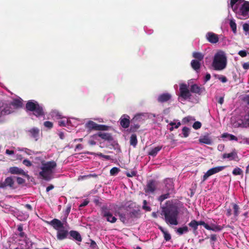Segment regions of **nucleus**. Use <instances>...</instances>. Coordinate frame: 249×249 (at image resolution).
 <instances>
[{
    "label": "nucleus",
    "mask_w": 249,
    "mask_h": 249,
    "mask_svg": "<svg viewBox=\"0 0 249 249\" xmlns=\"http://www.w3.org/2000/svg\"><path fill=\"white\" fill-rule=\"evenodd\" d=\"M161 215L164 216V219L166 223L172 225H178V216L179 212L178 208L173 205L162 207Z\"/></svg>",
    "instance_id": "1"
},
{
    "label": "nucleus",
    "mask_w": 249,
    "mask_h": 249,
    "mask_svg": "<svg viewBox=\"0 0 249 249\" xmlns=\"http://www.w3.org/2000/svg\"><path fill=\"white\" fill-rule=\"evenodd\" d=\"M212 65L213 69L216 71H221L226 68L227 57L223 51L219 50L215 53Z\"/></svg>",
    "instance_id": "2"
},
{
    "label": "nucleus",
    "mask_w": 249,
    "mask_h": 249,
    "mask_svg": "<svg viewBox=\"0 0 249 249\" xmlns=\"http://www.w3.org/2000/svg\"><path fill=\"white\" fill-rule=\"evenodd\" d=\"M56 167V163L54 160L47 161L42 164L41 167V171L39 175L43 179L46 180H50L52 178V175L53 174V170Z\"/></svg>",
    "instance_id": "3"
},
{
    "label": "nucleus",
    "mask_w": 249,
    "mask_h": 249,
    "mask_svg": "<svg viewBox=\"0 0 249 249\" xmlns=\"http://www.w3.org/2000/svg\"><path fill=\"white\" fill-rule=\"evenodd\" d=\"M25 108L26 111L34 112V115L37 117L44 115L43 107L35 100H28L26 103Z\"/></svg>",
    "instance_id": "4"
},
{
    "label": "nucleus",
    "mask_w": 249,
    "mask_h": 249,
    "mask_svg": "<svg viewBox=\"0 0 249 249\" xmlns=\"http://www.w3.org/2000/svg\"><path fill=\"white\" fill-rule=\"evenodd\" d=\"M237 18L240 19H246L249 18V1H244L241 6L232 10Z\"/></svg>",
    "instance_id": "5"
},
{
    "label": "nucleus",
    "mask_w": 249,
    "mask_h": 249,
    "mask_svg": "<svg viewBox=\"0 0 249 249\" xmlns=\"http://www.w3.org/2000/svg\"><path fill=\"white\" fill-rule=\"evenodd\" d=\"M117 214L119 217L120 220L124 224H126L130 219L138 217V212L136 210L130 212L126 211L125 213L118 212H117Z\"/></svg>",
    "instance_id": "6"
},
{
    "label": "nucleus",
    "mask_w": 249,
    "mask_h": 249,
    "mask_svg": "<svg viewBox=\"0 0 249 249\" xmlns=\"http://www.w3.org/2000/svg\"><path fill=\"white\" fill-rule=\"evenodd\" d=\"M85 126L89 131L92 130L107 131L110 127V126L107 125L98 124L91 120L89 121L86 124Z\"/></svg>",
    "instance_id": "7"
},
{
    "label": "nucleus",
    "mask_w": 249,
    "mask_h": 249,
    "mask_svg": "<svg viewBox=\"0 0 249 249\" xmlns=\"http://www.w3.org/2000/svg\"><path fill=\"white\" fill-rule=\"evenodd\" d=\"M240 208L237 204L231 203L229 208L226 209V215L229 217L232 213L235 217H237L240 213Z\"/></svg>",
    "instance_id": "8"
},
{
    "label": "nucleus",
    "mask_w": 249,
    "mask_h": 249,
    "mask_svg": "<svg viewBox=\"0 0 249 249\" xmlns=\"http://www.w3.org/2000/svg\"><path fill=\"white\" fill-rule=\"evenodd\" d=\"M158 182L154 179L149 180L144 188L146 194H154L157 190Z\"/></svg>",
    "instance_id": "9"
},
{
    "label": "nucleus",
    "mask_w": 249,
    "mask_h": 249,
    "mask_svg": "<svg viewBox=\"0 0 249 249\" xmlns=\"http://www.w3.org/2000/svg\"><path fill=\"white\" fill-rule=\"evenodd\" d=\"M180 96L184 100L190 99L191 94L186 84L182 83L179 87Z\"/></svg>",
    "instance_id": "10"
},
{
    "label": "nucleus",
    "mask_w": 249,
    "mask_h": 249,
    "mask_svg": "<svg viewBox=\"0 0 249 249\" xmlns=\"http://www.w3.org/2000/svg\"><path fill=\"white\" fill-rule=\"evenodd\" d=\"M15 181L12 177H8L3 181L0 182V188L5 189L9 187L11 189H14Z\"/></svg>",
    "instance_id": "11"
},
{
    "label": "nucleus",
    "mask_w": 249,
    "mask_h": 249,
    "mask_svg": "<svg viewBox=\"0 0 249 249\" xmlns=\"http://www.w3.org/2000/svg\"><path fill=\"white\" fill-rule=\"evenodd\" d=\"M225 168V166H217L212 168L209 170L203 175L202 182H204L210 176L214 175V174H217Z\"/></svg>",
    "instance_id": "12"
},
{
    "label": "nucleus",
    "mask_w": 249,
    "mask_h": 249,
    "mask_svg": "<svg viewBox=\"0 0 249 249\" xmlns=\"http://www.w3.org/2000/svg\"><path fill=\"white\" fill-rule=\"evenodd\" d=\"M14 112V109L9 104H3L1 106H0V118L7 115H9Z\"/></svg>",
    "instance_id": "13"
},
{
    "label": "nucleus",
    "mask_w": 249,
    "mask_h": 249,
    "mask_svg": "<svg viewBox=\"0 0 249 249\" xmlns=\"http://www.w3.org/2000/svg\"><path fill=\"white\" fill-rule=\"evenodd\" d=\"M101 213H102L103 217L106 218L107 221L111 223H114L116 222L117 218L115 216H113L112 213L108 209H103Z\"/></svg>",
    "instance_id": "14"
},
{
    "label": "nucleus",
    "mask_w": 249,
    "mask_h": 249,
    "mask_svg": "<svg viewBox=\"0 0 249 249\" xmlns=\"http://www.w3.org/2000/svg\"><path fill=\"white\" fill-rule=\"evenodd\" d=\"M207 41L212 44H216L218 42L219 38L218 35L213 32H208L206 35Z\"/></svg>",
    "instance_id": "15"
},
{
    "label": "nucleus",
    "mask_w": 249,
    "mask_h": 249,
    "mask_svg": "<svg viewBox=\"0 0 249 249\" xmlns=\"http://www.w3.org/2000/svg\"><path fill=\"white\" fill-rule=\"evenodd\" d=\"M119 123L124 128H128L130 124L129 116L126 114L122 116L119 119Z\"/></svg>",
    "instance_id": "16"
},
{
    "label": "nucleus",
    "mask_w": 249,
    "mask_h": 249,
    "mask_svg": "<svg viewBox=\"0 0 249 249\" xmlns=\"http://www.w3.org/2000/svg\"><path fill=\"white\" fill-rule=\"evenodd\" d=\"M46 223L51 225L53 227V229L56 230H58L59 229H61V228H64L63 224L60 220L56 218H54L51 221H46Z\"/></svg>",
    "instance_id": "17"
},
{
    "label": "nucleus",
    "mask_w": 249,
    "mask_h": 249,
    "mask_svg": "<svg viewBox=\"0 0 249 249\" xmlns=\"http://www.w3.org/2000/svg\"><path fill=\"white\" fill-rule=\"evenodd\" d=\"M172 98L171 94L168 92L163 93L158 96L157 101L159 103H163L167 102Z\"/></svg>",
    "instance_id": "18"
},
{
    "label": "nucleus",
    "mask_w": 249,
    "mask_h": 249,
    "mask_svg": "<svg viewBox=\"0 0 249 249\" xmlns=\"http://www.w3.org/2000/svg\"><path fill=\"white\" fill-rule=\"evenodd\" d=\"M8 172L12 175H21L24 176H28V174L24 171L16 166L11 167L9 168Z\"/></svg>",
    "instance_id": "19"
},
{
    "label": "nucleus",
    "mask_w": 249,
    "mask_h": 249,
    "mask_svg": "<svg viewBox=\"0 0 249 249\" xmlns=\"http://www.w3.org/2000/svg\"><path fill=\"white\" fill-rule=\"evenodd\" d=\"M190 89V91L192 93L197 94L198 95H201L205 90V88L204 87L199 86L196 84H194L191 85Z\"/></svg>",
    "instance_id": "20"
},
{
    "label": "nucleus",
    "mask_w": 249,
    "mask_h": 249,
    "mask_svg": "<svg viewBox=\"0 0 249 249\" xmlns=\"http://www.w3.org/2000/svg\"><path fill=\"white\" fill-rule=\"evenodd\" d=\"M97 136L102 139L103 140L107 141L108 142H111L113 140L111 134L106 132H99L96 134Z\"/></svg>",
    "instance_id": "21"
},
{
    "label": "nucleus",
    "mask_w": 249,
    "mask_h": 249,
    "mask_svg": "<svg viewBox=\"0 0 249 249\" xmlns=\"http://www.w3.org/2000/svg\"><path fill=\"white\" fill-rule=\"evenodd\" d=\"M223 159L228 158L230 160H233L235 161H239V158L235 151H232V152L227 154L225 153L222 155Z\"/></svg>",
    "instance_id": "22"
},
{
    "label": "nucleus",
    "mask_w": 249,
    "mask_h": 249,
    "mask_svg": "<svg viewBox=\"0 0 249 249\" xmlns=\"http://www.w3.org/2000/svg\"><path fill=\"white\" fill-rule=\"evenodd\" d=\"M68 235V231L67 230L60 229L57 230V238L59 240H62L66 239Z\"/></svg>",
    "instance_id": "23"
},
{
    "label": "nucleus",
    "mask_w": 249,
    "mask_h": 249,
    "mask_svg": "<svg viewBox=\"0 0 249 249\" xmlns=\"http://www.w3.org/2000/svg\"><path fill=\"white\" fill-rule=\"evenodd\" d=\"M166 191L167 192L173 193L174 191V184L173 180L170 178H166L165 181Z\"/></svg>",
    "instance_id": "24"
},
{
    "label": "nucleus",
    "mask_w": 249,
    "mask_h": 249,
    "mask_svg": "<svg viewBox=\"0 0 249 249\" xmlns=\"http://www.w3.org/2000/svg\"><path fill=\"white\" fill-rule=\"evenodd\" d=\"M147 117L146 113H139L136 114L131 120V123H138L143 121Z\"/></svg>",
    "instance_id": "25"
},
{
    "label": "nucleus",
    "mask_w": 249,
    "mask_h": 249,
    "mask_svg": "<svg viewBox=\"0 0 249 249\" xmlns=\"http://www.w3.org/2000/svg\"><path fill=\"white\" fill-rule=\"evenodd\" d=\"M188 226L190 228H191L192 230V231L194 234H197L198 232L197 231V230L198 229V222L196 220H192L191 222L188 224Z\"/></svg>",
    "instance_id": "26"
},
{
    "label": "nucleus",
    "mask_w": 249,
    "mask_h": 249,
    "mask_svg": "<svg viewBox=\"0 0 249 249\" xmlns=\"http://www.w3.org/2000/svg\"><path fill=\"white\" fill-rule=\"evenodd\" d=\"M9 105L14 106L15 108H18L21 107L23 105L22 100L21 99H15Z\"/></svg>",
    "instance_id": "27"
},
{
    "label": "nucleus",
    "mask_w": 249,
    "mask_h": 249,
    "mask_svg": "<svg viewBox=\"0 0 249 249\" xmlns=\"http://www.w3.org/2000/svg\"><path fill=\"white\" fill-rule=\"evenodd\" d=\"M223 229L222 226L211 223L209 225L208 224V228L207 230H211L213 231H220Z\"/></svg>",
    "instance_id": "28"
},
{
    "label": "nucleus",
    "mask_w": 249,
    "mask_h": 249,
    "mask_svg": "<svg viewBox=\"0 0 249 249\" xmlns=\"http://www.w3.org/2000/svg\"><path fill=\"white\" fill-rule=\"evenodd\" d=\"M28 132L30 133L32 138H34L36 141L37 140L39 133V130L37 128H33L30 129Z\"/></svg>",
    "instance_id": "29"
},
{
    "label": "nucleus",
    "mask_w": 249,
    "mask_h": 249,
    "mask_svg": "<svg viewBox=\"0 0 249 249\" xmlns=\"http://www.w3.org/2000/svg\"><path fill=\"white\" fill-rule=\"evenodd\" d=\"M70 235L75 240L81 242L82 238L80 233L76 231L71 230L70 232Z\"/></svg>",
    "instance_id": "30"
},
{
    "label": "nucleus",
    "mask_w": 249,
    "mask_h": 249,
    "mask_svg": "<svg viewBox=\"0 0 249 249\" xmlns=\"http://www.w3.org/2000/svg\"><path fill=\"white\" fill-rule=\"evenodd\" d=\"M199 141L200 143H204L206 144H211L212 143V141L208 135L202 136L199 139Z\"/></svg>",
    "instance_id": "31"
},
{
    "label": "nucleus",
    "mask_w": 249,
    "mask_h": 249,
    "mask_svg": "<svg viewBox=\"0 0 249 249\" xmlns=\"http://www.w3.org/2000/svg\"><path fill=\"white\" fill-rule=\"evenodd\" d=\"M200 61L196 60H193L191 62V65L192 68L196 71H198L201 66Z\"/></svg>",
    "instance_id": "32"
},
{
    "label": "nucleus",
    "mask_w": 249,
    "mask_h": 249,
    "mask_svg": "<svg viewBox=\"0 0 249 249\" xmlns=\"http://www.w3.org/2000/svg\"><path fill=\"white\" fill-rule=\"evenodd\" d=\"M162 148V146H158L154 147L148 152V155L153 157L156 156L158 153L161 150Z\"/></svg>",
    "instance_id": "33"
},
{
    "label": "nucleus",
    "mask_w": 249,
    "mask_h": 249,
    "mask_svg": "<svg viewBox=\"0 0 249 249\" xmlns=\"http://www.w3.org/2000/svg\"><path fill=\"white\" fill-rule=\"evenodd\" d=\"M229 25L232 32H233L234 34H236L237 33V24L235 20L233 19H230Z\"/></svg>",
    "instance_id": "34"
},
{
    "label": "nucleus",
    "mask_w": 249,
    "mask_h": 249,
    "mask_svg": "<svg viewBox=\"0 0 249 249\" xmlns=\"http://www.w3.org/2000/svg\"><path fill=\"white\" fill-rule=\"evenodd\" d=\"M171 193H172L169 192H166L165 194H162L158 197V201L160 203H162L165 199L170 197V195Z\"/></svg>",
    "instance_id": "35"
},
{
    "label": "nucleus",
    "mask_w": 249,
    "mask_h": 249,
    "mask_svg": "<svg viewBox=\"0 0 249 249\" xmlns=\"http://www.w3.org/2000/svg\"><path fill=\"white\" fill-rule=\"evenodd\" d=\"M140 125L137 123H131L130 125V127L129 129V132L134 133L137 131V130L139 128Z\"/></svg>",
    "instance_id": "36"
},
{
    "label": "nucleus",
    "mask_w": 249,
    "mask_h": 249,
    "mask_svg": "<svg viewBox=\"0 0 249 249\" xmlns=\"http://www.w3.org/2000/svg\"><path fill=\"white\" fill-rule=\"evenodd\" d=\"M193 57L196 59V60L201 61L204 58V55L200 52H194L193 53Z\"/></svg>",
    "instance_id": "37"
},
{
    "label": "nucleus",
    "mask_w": 249,
    "mask_h": 249,
    "mask_svg": "<svg viewBox=\"0 0 249 249\" xmlns=\"http://www.w3.org/2000/svg\"><path fill=\"white\" fill-rule=\"evenodd\" d=\"M244 1V0H230V3L228 7H231L232 10H234V8H236L238 7L237 5H235L237 2Z\"/></svg>",
    "instance_id": "38"
},
{
    "label": "nucleus",
    "mask_w": 249,
    "mask_h": 249,
    "mask_svg": "<svg viewBox=\"0 0 249 249\" xmlns=\"http://www.w3.org/2000/svg\"><path fill=\"white\" fill-rule=\"evenodd\" d=\"M137 143V139L136 134H132L130 138V145L135 147Z\"/></svg>",
    "instance_id": "39"
},
{
    "label": "nucleus",
    "mask_w": 249,
    "mask_h": 249,
    "mask_svg": "<svg viewBox=\"0 0 249 249\" xmlns=\"http://www.w3.org/2000/svg\"><path fill=\"white\" fill-rule=\"evenodd\" d=\"M188 231V228L187 226H184L182 228H178L177 229V232L179 235L183 234L184 232Z\"/></svg>",
    "instance_id": "40"
},
{
    "label": "nucleus",
    "mask_w": 249,
    "mask_h": 249,
    "mask_svg": "<svg viewBox=\"0 0 249 249\" xmlns=\"http://www.w3.org/2000/svg\"><path fill=\"white\" fill-rule=\"evenodd\" d=\"M190 130V129L186 126L182 128V134L184 138H187V137L189 136Z\"/></svg>",
    "instance_id": "41"
},
{
    "label": "nucleus",
    "mask_w": 249,
    "mask_h": 249,
    "mask_svg": "<svg viewBox=\"0 0 249 249\" xmlns=\"http://www.w3.org/2000/svg\"><path fill=\"white\" fill-rule=\"evenodd\" d=\"M222 137L223 138H227V137H230V140H237V138L236 136L231 135V134H229L228 133L223 134L222 135Z\"/></svg>",
    "instance_id": "42"
},
{
    "label": "nucleus",
    "mask_w": 249,
    "mask_h": 249,
    "mask_svg": "<svg viewBox=\"0 0 249 249\" xmlns=\"http://www.w3.org/2000/svg\"><path fill=\"white\" fill-rule=\"evenodd\" d=\"M120 172V169L117 167H113L110 171V174L115 176Z\"/></svg>",
    "instance_id": "43"
},
{
    "label": "nucleus",
    "mask_w": 249,
    "mask_h": 249,
    "mask_svg": "<svg viewBox=\"0 0 249 249\" xmlns=\"http://www.w3.org/2000/svg\"><path fill=\"white\" fill-rule=\"evenodd\" d=\"M201 126L202 124L201 122L199 121L195 122L193 124V127L195 129H198L201 128Z\"/></svg>",
    "instance_id": "44"
},
{
    "label": "nucleus",
    "mask_w": 249,
    "mask_h": 249,
    "mask_svg": "<svg viewBox=\"0 0 249 249\" xmlns=\"http://www.w3.org/2000/svg\"><path fill=\"white\" fill-rule=\"evenodd\" d=\"M163 234L164 236V238L166 241H169L171 240V235L167 231L164 232Z\"/></svg>",
    "instance_id": "45"
},
{
    "label": "nucleus",
    "mask_w": 249,
    "mask_h": 249,
    "mask_svg": "<svg viewBox=\"0 0 249 249\" xmlns=\"http://www.w3.org/2000/svg\"><path fill=\"white\" fill-rule=\"evenodd\" d=\"M147 202L146 200H144L143 201V206H142V209H144L145 211H151V209L150 207L147 206Z\"/></svg>",
    "instance_id": "46"
},
{
    "label": "nucleus",
    "mask_w": 249,
    "mask_h": 249,
    "mask_svg": "<svg viewBox=\"0 0 249 249\" xmlns=\"http://www.w3.org/2000/svg\"><path fill=\"white\" fill-rule=\"evenodd\" d=\"M44 125L49 128H52L53 127V123L49 121H45L44 122Z\"/></svg>",
    "instance_id": "47"
},
{
    "label": "nucleus",
    "mask_w": 249,
    "mask_h": 249,
    "mask_svg": "<svg viewBox=\"0 0 249 249\" xmlns=\"http://www.w3.org/2000/svg\"><path fill=\"white\" fill-rule=\"evenodd\" d=\"M242 173V171L241 170V169L238 167L235 168L232 172V173L235 175H241Z\"/></svg>",
    "instance_id": "48"
},
{
    "label": "nucleus",
    "mask_w": 249,
    "mask_h": 249,
    "mask_svg": "<svg viewBox=\"0 0 249 249\" xmlns=\"http://www.w3.org/2000/svg\"><path fill=\"white\" fill-rule=\"evenodd\" d=\"M22 163L27 167H31L32 165L31 161L28 159L23 160L22 161Z\"/></svg>",
    "instance_id": "49"
},
{
    "label": "nucleus",
    "mask_w": 249,
    "mask_h": 249,
    "mask_svg": "<svg viewBox=\"0 0 249 249\" xmlns=\"http://www.w3.org/2000/svg\"><path fill=\"white\" fill-rule=\"evenodd\" d=\"M198 225L199 226H203L205 229H207L208 228V224L206 223L203 221H198Z\"/></svg>",
    "instance_id": "50"
},
{
    "label": "nucleus",
    "mask_w": 249,
    "mask_h": 249,
    "mask_svg": "<svg viewBox=\"0 0 249 249\" xmlns=\"http://www.w3.org/2000/svg\"><path fill=\"white\" fill-rule=\"evenodd\" d=\"M90 248V249H98V246L96 243L93 240H91Z\"/></svg>",
    "instance_id": "51"
},
{
    "label": "nucleus",
    "mask_w": 249,
    "mask_h": 249,
    "mask_svg": "<svg viewBox=\"0 0 249 249\" xmlns=\"http://www.w3.org/2000/svg\"><path fill=\"white\" fill-rule=\"evenodd\" d=\"M136 175H137V172L134 171H131L130 172H126V175L128 177H134Z\"/></svg>",
    "instance_id": "52"
},
{
    "label": "nucleus",
    "mask_w": 249,
    "mask_h": 249,
    "mask_svg": "<svg viewBox=\"0 0 249 249\" xmlns=\"http://www.w3.org/2000/svg\"><path fill=\"white\" fill-rule=\"evenodd\" d=\"M210 240L211 242H213H213H215L217 240V235L214 234H211L210 235Z\"/></svg>",
    "instance_id": "53"
},
{
    "label": "nucleus",
    "mask_w": 249,
    "mask_h": 249,
    "mask_svg": "<svg viewBox=\"0 0 249 249\" xmlns=\"http://www.w3.org/2000/svg\"><path fill=\"white\" fill-rule=\"evenodd\" d=\"M238 54L242 57H244L247 56V52L246 50H240L238 52Z\"/></svg>",
    "instance_id": "54"
},
{
    "label": "nucleus",
    "mask_w": 249,
    "mask_h": 249,
    "mask_svg": "<svg viewBox=\"0 0 249 249\" xmlns=\"http://www.w3.org/2000/svg\"><path fill=\"white\" fill-rule=\"evenodd\" d=\"M97 155L99 156V157H102L103 158H105V159H106V160H109L111 159L110 156H107V155L102 154L101 153H99L97 154Z\"/></svg>",
    "instance_id": "55"
},
{
    "label": "nucleus",
    "mask_w": 249,
    "mask_h": 249,
    "mask_svg": "<svg viewBox=\"0 0 249 249\" xmlns=\"http://www.w3.org/2000/svg\"><path fill=\"white\" fill-rule=\"evenodd\" d=\"M17 183L19 185L22 184L23 183H24L25 182V179H23V178H22L21 177H17Z\"/></svg>",
    "instance_id": "56"
},
{
    "label": "nucleus",
    "mask_w": 249,
    "mask_h": 249,
    "mask_svg": "<svg viewBox=\"0 0 249 249\" xmlns=\"http://www.w3.org/2000/svg\"><path fill=\"white\" fill-rule=\"evenodd\" d=\"M169 125H170L171 126H173V125H175L174 126V128H178L179 127V126L181 125V123L180 122H178V123H177V124H176L175 123H174V122H170L169 123Z\"/></svg>",
    "instance_id": "57"
},
{
    "label": "nucleus",
    "mask_w": 249,
    "mask_h": 249,
    "mask_svg": "<svg viewBox=\"0 0 249 249\" xmlns=\"http://www.w3.org/2000/svg\"><path fill=\"white\" fill-rule=\"evenodd\" d=\"M243 29L245 32H249V24L244 23L243 25Z\"/></svg>",
    "instance_id": "58"
},
{
    "label": "nucleus",
    "mask_w": 249,
    "mask_h": 249,
    "mask_svg": "<svg viewBox=\"0 0 249 249\" xmlns=\"http://www.w3.org/2000/svg\"><path fill=\"white\" fill-rule=\"evenodd\" d=\"M89 201L88 200V199H85L84 200V201L79 205V207L81 208V207H84L86 206H87L89 203Z\"/></svg>",
    "instance_id": "59"
},
{
    "label": "nucleus",
    "mask_w": 249,
    "mask_h": 249,
    "mask_svg": "<svg viewBox=\"0 0 249 249\" xmlns=\"http://www.w3.org/2000/svg\"><path fill=\"white\" fill-rule=\"evenodd\" d=\"M211 78V75L210 73H207L205 75V79H204V82H207L209 80H210Z\"/></svg>",
    "instance_id": "60"
},
{
    "label": "nucleus",
    "mask_w": 249,
    "mask_h": 249,
    "mask_svg": "<svg viewBox=\"0 0 249 249\" xmlns=\"http://www.w3.org/2000/svg\"><path fill=\"white\" fill-rule=\"evenodd\" d=\"M243 68L244 70H247L249 69V63L247 62L243 64Z\"/></svg>",
    "instance_id": "61"
},
{
    "label": "nucleus",
    "mask_w": 249,
    "mask_h": 249,
    "mask_svg": "<svg viewBox=\"0 0 249 249\" xmlns=\"http://www.w3.org/2000/svg\"><path fill=\"white\" fill-rule=\"evenodd\" d=\"M24 207L28 211H32L33 210L32 206L29 204H25Z\"/></svg>",
    "instance_id": "62"
},
{
    "label": "nucleus",
    "mask_w": 249,
    "mask_h": 249,
    "mask_svg": "<svg viewBox=\"0 0 249 249\" xmlns=\"http://www.w3.org/2000/svg\"><path fill=\"white\" fill-rule=\"evenodd\" d=\"M82 148H83V146L81 144H78L76 145V146L75 147V151H76V150H81L82 149Z\"/></svg>",
    "instance_id": "63"
},
{
    "label": "nucleus",
    "mask_w": 249,
    "mask_h": 249,
    "mask_svg": "<svg viewBox=\"0 0 249 249\" xmlns=\"http://www.w3.org/2000/svg\"><path fill=\"white\" fill-rule=\"evenodd\" d=\"M190 120V117H185L183 119V122L185 123H188Z\"/></svg>",
    "instance_id": "64"
}]
</instances>
